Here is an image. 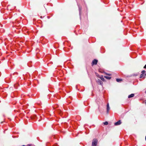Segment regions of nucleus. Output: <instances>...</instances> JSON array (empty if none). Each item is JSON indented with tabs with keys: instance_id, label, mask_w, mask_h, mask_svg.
Masks as SVG:
<instances>
[{
	"instance_id": "nucleus-13",
	"label": "nucleus",
	"mask_w": 146,
	"mask_h": 146,
	"mask_svg": "<svg viewBox=\"0 0 146 146\" xmlns=\"http://www.w3.org/2000/svg\"><path fill=\"white\" fill-rule=\"evenodd\" d=\"M103 123L104 125H107L108 124V122L107 121H105Z\"/></svg>"
},
{
	"instance_id": "nucleus-2",
	"label": "nucleus",
	"mask_w": 146,
	"mask_h": 146,
	"mask_svg": "<svg viewBox=\"0 0 146 146\" xmlns=\"http://www.w3.org/2000/svg\"><path fill=\"white\" fill-rule=\"evenodd\" d=\"M98 62V60L96 59H94L92 61V65L97 64Z\"/></svg>"
},
{
	"instance_id": "nucleus-4",
	"label": "nucleus",
	"mask_w": 146,
	"mask_h": 146,
	"mask_svg": "<svg viewBox=\"0 0 146 146\" xmlns=\"http://www.w3.org/2000/svg\"><path fill=\"white\" fill-rule=\"evenodd\" d=\"M96 82L97 83L101 85H102V84H103V82H102V81L99 79H98V80H96Z\"/></svg>"
},
{
	"instance_id": "nucleus-11",
	"label": "nucleus",
	"mask_w": 146,
	"mask_h": 146,
	"mask_svg": "<svg viewBox=\"0 0 146 146\" xmlns=\"http://www.w3.org/2000/svg\"><path fill=\"white\" fill-rule=\"evenodd\" d=\"M145 74H142V73L141 74L140 76V78H142L143 76H145Z\"/></svg>"
},
{
	"instance_id": "nucleus-10",
	"label": "nucleus",
	"mask_w": 146,
	"mask_h": 146,
	"mask_svg": "<svg viewBox=\"0 0 146 146\" xmlns=\"http://www.w3.org/2000/svg\"><path fill=\"white\" fill-rule=\"evenodd\" d=\"M116 81L118 82H119L122 80L121 79L117 78L116 79Z\"/></svg>"
},
{
	"instance_id": "nucleus-8",
	"label": "nucleus",
	"mask_w": 146,
	"mask_h": 146,
	"mask_svg": "<svg viewBox=\"0 0 146 146\" xmlns=\"http://www.w3.org/2000/svg\"><path fill=\"white\" fill-rule=\"evenodd\" d=\"M99 77L102 81H104L105 79L103 77V76H100V77Z\"/></svg>"
},
{
	"instance_id": "nucleus-6",
	"label": "nucleus",
	"mask_w": 146,
	"mask_h": 146,
	"mask_svg": "<svg viewBox=\"0 0 146 146\" xmlns=\"http://www.w3.org/2000/svg\"><path fill=\"white\" fill-rule=\"evenodd\" d=\"M110 109L109 103H108L107 105V112L108 113Z\"/></svg>"
},
{
	"instance_id": "nucleus-1",
	"label": "nucleus",
	"mask_w": 146,
	"mask_h": 146,
	"mask_svg": "<svg viewBox=\"0 0 146 146\" xmlns=\"http://www.w3.org/2000/svg\"><path fill=\"white\" fill-rule=\"evenodd\" d=\"M98 140L96 139H94L92 140V146H96L97 144Z\"/></svg>"
},
{
	"instance_id": "nucleus-3",
	"label": "nucleus",
	"mask_w": 146,
	"mask_h": 146,
	"mask_svg": "<svg viewBox=\"0 0 146 146\" xmlns=\"http://www.w3.org/2000/svg\"><path fill=\"white\" fill-rule=\"evenodd\" d=\"M121 120H119V121H117V122L115 123H114V125H119L120 124H121Z\"/></svg>"
},
{
	"instance_id": "nucleus-9",
	"label": "nucleus",
	"mask_w": 146,
	"mask_h": 146,
	"mask_svg": "<svg viewBox=\"0 0 146 146\" xmlns=\"http://www.w3.org/2000/svg\"><path fill=\"white\" fill-rule=\"evenodd\" d=\"M104 78H106L107 79H108V80L110 79L111 78V77H110L108 76H104Z\"/></svg>"
},
{
	"instance_id": "nucleus-7",
	"label": "nucleus",
	"mask_w": 146,
	"mask_h": 146,
	"mask_svg": "<svg viewBox=\"0 0 146 146\" xmlns=\"http://www.w3.org/2000/svg\"><path fill=\"white\" fill-rule=\"evenodd\" d=\"M134 96V94H132L130 95H129L128 96V98H131L133 97Z\"/></svg>"
},
{
	"instance_id": "nucleus-17",
	"label": "nucleus",
	"mask_w": 146,
	"mask_h": 146,
	"mask_svg": "<svg viewBox=\"0 0 146 146\" xmlns=\"http://www.w3.org/2000/svg\"><path fill=\"white\" fill-rule=\"evenodd\" d=\"M145 104L146 105V100L145 101Z\"/></svg>"
},
{
	"instance_id": "nucleus-14",
	"label": "nucleus",
	"mask_w": 146,
	"mask_h": 146,
	"mask_svg": "<svg viewBox=\"0 0 146 146\" xmlns=\"http://www.w3.org/2000/svg\"><path fill=\"white\" fill-rule=\"evenodd\" d=\"M107 75H108L109 76H110L111 75V74H108V73H106Z\"/></svg>"
},
{
	"instance_id": "nucleus-5",
	"label": "nucleus",
	"mask_w": 146,
	"mask_h": 146,
	"mask_svg": "<svg viewBox=\"0 0 146 146\" xmlns=\"http://www.w3.org/2000/svg\"><path fill=\"white\" fill-rule=\"evenodd\" d=\"M78 7L79 13V15L80 16L81 11L82 10V7L80 6L78 4Z\"/></svg>"
},
{
	"instance_id": "nucleus-16",
	"label": "nucleus",
	"mask_w": 146,
	"mask_h": 146,
	"mask_svg": "<svg viewBox=\"0 0 146 146\" xmlns=\"http://www.w3.org/2000/svg\"><path fill=\"white\" fill-rule=\"evenodd\" d=\"M27 146H31V145L30 144H28L27 145Z\"/></svg>"
},
{
	"instance_id": "nucleus-12",
	"label": "nucleus",
	"mask_w": 146,
	"mask_h": 146,
	"mask_svg": "<svg viewBox=\"0 0 146 146\" xmlns=\"http://www.w3.org/2000/svg\"><path fill=\"white\" fill-rule=\"evenodd\" d=\"M145 70H143L141 72V73L142 74H145V75L146 74L145 73Z\"/></svg>"
},
{
	"instance_id": "nucleus-15",
	"label": "nucleus",
	"mask_w": 146,
	"mask_h": 146,
	"mask_svg": "<svg viewBox=\"0 0 146 146\" xmlns=\"http://www.w3.org/2000/svg\"><path fill=\"white\" fill-rule=\"evenodd\" d=\"M144 68L146 69V64L145 65V66H144Z\"/></svg>"
},
{
	"instance_id": "nucleus-18",
	"label": "nucleus",
	"mask_w": 146,
	"mask_h": 146,
	"mask_svg": "<svg viewBox=\"0 0 146 146\" xmlns=\"http://www.w3.org/2000/svg\"><path fill=\"white\" fill-rule=\"evenodd\" d=\"M145 93H146V91H145Z\"/></svg>"
}]
</instances>
